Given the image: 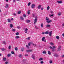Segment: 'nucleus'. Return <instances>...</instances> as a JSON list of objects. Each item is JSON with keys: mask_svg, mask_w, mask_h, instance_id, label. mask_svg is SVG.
<instances>
[{"mask_svg": "<svg viewBox=\"0 0 64 64\" xmlns=\"http://www.w3.org/2000/svg\"><path fill=\"white\" fill-rule=\"evenodd\" d=\"M2 51H4V50H5L6 49H4V48H2Z\"/></svg>", "mask_w": 64, "mask_h": 64, "instance_id": "35", "label": "nucleus"}, {"mask_svg": "<svg viewBox=\"0 0 64 64\" xmlns=\"http://www.w3.org/2000/svg\"><path fill=\"white\" fill-rule=\"evenodd\" d=\"M50 44L52 45H54V44H53V43H52V42H51V43Z\"/></svg>", "mask_w": 64, "mask_h": 64, "instance_id": "44", "label": "nucleus"}, {"mask_svg": "<svg viewBox=\"0 0 64 64\" xmlns=\"http://www.w3.org/2000/svg\"><path fill=\"white\" fill-rule=\"evenodd\" d=\"M45 34H49V32L48 31H46L44 33Z\"/></svg>", "mask_w": 64, "mask_h": 64, "instance_id": "15", "label": "nucleus"}, {"mask_svg": "<svg viewBox=\"0 0 64 64\" xmlns=\"http://www.w3.org/2000/svg\"><path fill=\"white\" fill-rule=\"evenodd\" d=\"M48 54H49V55H51V52H50V51H48Z\"/></svg>", "mask_w": 64, "mask_h": 64, "instance_id": "16", "label": "nucleus"}, {"mask_svg": "<svg viewBox=\"0 0 64 64\" xmlns=\"http://www.w3.org/2000/svg\"><path fill=\"white\" fill-rule=\"evenodd\" d=\"M32 45L34 46V47H35V46H36V45L34 44H33Z\"/></svg>", "mask_w": 64, "mask_h": 64, "instance_id": "37", "label": "nucleus"}, {"mask_svg": "<svg viewBox=\"0 0 64 64\" xmlns=\"http://www.w3.org/2000/svg\"><path fill=\"white\" fill-rule=\"evenodd\" d=\"M43 53V54H46V51L44 50L42 52Z\"/></svg>", "mask_w": 64, "mask_h": 64, "instance_id": "25", "label": "nucleus"}, {"mask_svg": "<svg viewBox=\"0 0 64 64\" xmlns=\"http://www.w3.org/2000/svg\"><path fill=\"white\" fill-rule=\"evenodd\" d=\"M10 55H11V54H8L7 56H8V57H10Z\"/></svg>", "mask_w": 64, "mask_h": 64, "instance_id": "31", "label": "nucleus"}, {"mask_svg": "<svg viewBox=\"0 0 64 64\" xmlns=\"http://www.w3.org/2000/svg\"><path fill=\"white\" fill-rule=\"evenodd\" d=\"M41 27H43V24H41Z\"/></svg>", "mask_w": 64, "mask_h": 64, "instance_id": "41", "label": "nucleus"}, {"mask_svg": "<svg viewBox=\"0 0 64 64\" xmlns=\"http://www.w3.org/2000/svg\"><path fill=\"white\" fill-rule=\"evenodd\" d=\"M52 32L51 31L49 32V35L50 36H52Z\"/></svg>", "mask_w": 64, "mask_h": 64, "instance_id": "9", "label": "nucleus"}, {"mask_svg": "<svg viewBox=\"0 0 64 64\" xmlns=\"http://www.w3.org/2000/svg\"><path fill=\"white\" fill-rule=\"evenodd\" d=\"M30 37H28V38H26V39H28V40H29V39H30Z\"/></svg>", "mask_w": 64, "mask_h": 64, "instance_id": "45", "label": "nucleus"}, {"mask_svg": "<svg viewBox=\"0 0 64 64\" xmlns=\"http://www.w3.org/2000/svg\"><path fill=\"white\" fill-rule=\"evenodd\" d=\"M50 13H53V12H52V11H51V12H50Z\"/></svg>", "mask_w": 64, "mask_h": 64, "instance_id": "59", "label": "nucleus"}, {"mask_svg": "<svg viewBox=\"0 0 64 64\" xmlns=\"http://www.w3.org/2000/svg\"><path fill=\"white\" fill-rule=\"evenodd\" d=\"M26 47H27V48H28V49H29V47H28V45H26Z\"/></svg>", "mask_w": 64, "mask_h": 64, "instance_id": "55", "label": "nucleus"}, {"mask_svg": "<svg viewBox=\"0 0 64 64\" xmlns=\"http://www.w3.org/2000/svg\"><path fill=\"white\" fill-rule=\"evenodd\" d=\"M8 49H11V46H8Z\"/></svg>", "mask_w": 64, "mask_h": 64, "instance_id": "40", "label": "nucleus"}, {"mask_svg": "<svg viewBox=\"0 0 64 64\" xmlns=\"http://www.w3.org/2000/svg\"><path fill=\"white\" fill-rule=\"evenodd\" d=\"M21 11H19L18 12V14H21Z\"/></svg>", "mask_w": 64, "mask_h": 64, "instance_id": "21", "label": "nucleus"}, {"mask_svg": "<svg viewBox=\"0 0 64 64\" xmlns=\"http://www.w3.org/2000/svg\"><path fill=\"white\" fill-rule=\"evenodd\" d=\"M62 35L64 36V33L63 34H62Z\"/></svg>", "mask_w": 64, "mask_h": 64, "instance_id": "63", "label": "nucleus"}, {"mask_svg": "<svg viewBox=\"0 0 64 64\" xmlns=\"http://www.w3.org/2000/svg\"><path fill=\"white\" fill-rule=\"evenodd\" d=\"M20 18L22 19V20H24V18H23V17H21Z\"/></svg>", "mask_w": 64, "mask_h": 64, "instance_id": "33", "label": "nucleus"}, {"mask_svg": "<svg viewBox=\"0 0 64 64\" xmlns=\"http://www.w3.org/2000/svg\"><path fill=\"white\" fill-rule=\"evenodd\" d=\"M25 56H28V54H26Z\"/></svg>", "mask_w": 64, "mask_h": 64, "instance_id": "58", "label": "nucleus"}, {"mask_svg": "<svg viewBox=\"0 0 64 64\" xmlns=\"http://www.w3.org/2000/svg\"><path fill=\"white\" fill-rule=\"evenodd\" d=\"M3 43L4 44H6V42H5L4 41L3 42Z\"/></svg>", "mask_w": 64, "mask_h": 64, "instance_id": "43", "label": "nucleus"}, {"mask_svg": "<svg viewBox=\"0 0 64 64\" xmlns=\"http://www.w3.org/2000/svg\"><path fill=\"white\" fill-rule=\"evenodd\" d=\"M56 38L57 39H59V36H56Z\"/></svg>", "mask_w": 64, "mask_h": 64, "instance_id": "19", "label": "nucleus"}, {"mask_svg": "<svg viewBox=\"0 0 64 64\" xmlns=\"http://www.w3.org/2000/svg\"><path fill=\"white\" fill-rule=\"evenodd\" d=\"M3 60L4 61H6V58H3Z\"/></svg>", "mask_w": 64, "mask_h": 64, "instance_id": "22", "label": "nucleus"}, {"mask_svg": "<svg viewBox=\"0 0 64 64\" xmlns=\"http://www.w3.org/2000/svg\"><path fill=\"white\" fill-rule=\"evenodd\" d=\"M28 29L27 28H26L25 30V33H27V32H28Z\"/></svg>", "mask_w": 64, "mask_h": 64, "instance_id": "8", "label": "nucleus"}, {"mask_svg": "<svg viewBox=\"0 0 64 64\" xmlns=\"http://www.w3.org/2000/svg\"><path fill=\"white\" fill-rule=\"evenodd\" d=\"M40 63H41V64H43V63H44V62H43V61H41L40 62Z\"/></svg>", "mask_w": 64, "mask_h": 64, "instance_id": "42", "label": "nucleus"}, {"mask_svg": "<svg viewBox=\"0 0 64 64\" xmlns=\"http://www.w3.org/2000/svg\"><path fill=\"white\" fill-rule=\"evenodd\" d=\"M42 34H45V32H43L42 33Z\"/></svg>", "mask_w": 64, "mask_h": 64, "instance_id": "62", "label": "nucleus"}, {"mask_svg": "<svg viewBox=\"0 0 64 64\" xmlns=\"http://www.w3.org/2000/svg\"><path fill=\"white\" fill-rule=\"evenodd\" d=\"M22 54H20V55H19V57H20V58H21V57H22Z\"/></svg>", "mask_w": 64, "mask_h": 64, "instance_id": "32", "label": "nucleus"}, {"mask_svg": "<svg viewBox=\"0 0 64 64\" xmlns=\"http://www.w3.org/2000/svg\"><path fill=\"white\" fill-rule=\"evenodd\" d=\"M63 26H64V24H62Z\"/></svg>", "mask_w": 64, "mask_h": 64, "instance_id": "64", "label": "nucleus"}, {"mask_svg": "<svg viewBox=\"0 0 64 64\" xmlns=\"http://www.w3.org/2000/svg\"><path fill=\"white\" fill-rule=\"evenodd\" d=\"M32 16L33 17H35V15L34 14H32Z\"/></svg>", "mask_w": 64, "mask_h": 64, "instance_id": "48", "label": "nucleus"}, {"mask_svg": "<svg viewBox=\"0 0 64 64\" xmlns=\"http://www.w3.org/2000/svg\"><path fill=\"white\" fill-rule=\"evenodd\" d=\"M53 48H55V46H53Z\"/></svg>", "mask_w": 64, "mask_h": 64, "instance_id": "57", "label": "nucleus"}, {"mask_svg": "<svg viewBox=\"0 0 64 64\" xmlns=\"http://www.w3.org/2000/svg\"><path fill=\"white\" fill-rule=\"evenodd\" d=\"M45 37L42 38V41H44V42H46V40L45 39Z\"/></svg>", "mask_w": 64, "mask_h": 64, "instance_id": "3", "label": "nucleus"}, {"mask_svg": "<svg viewBox=\"0 0 64 64\" xmlns=\"http://www.w3.org/2000/svg\"><path fill=\"white\" fill-rule=\"evenodd\" d=\"M16 39H18L20 38V37L19 36H16Z\"/></svg>", "mask_w": 64, "mask_h": 64, "instance_id": "20", "label": "nucleus"}, {"mask_svg": "<svg viewBox=\"0 0 64 64\" xmlns=\"http://www.w3.org/2000/svg\"><path fill=\"white\" fill-rule=\"evenodd\" d=\"M17 28L18 29H20V26H17Z\"/></svg>", "mask_w": 64, "mask_h": 64, "instance_id": "46", "label": "nucleus"}, {"mask_svg": "<svg viewBox=\"0 0 64 64\" xmlns=\"http://www.w3.org/2000/svg\"><path fill=\"white\" fill-rule=\"evenodd\" d=\"M50 9V7L48 6L47 7V10H49V9Z\"/></svg>", "mask_w": 64, "mask_h": 64, "instance_id": "27", "label": "nucleus"}, {"mask_svg": "<svg viewBox=\"0 0 64 64\" xmlns=\"http://www.w3.org/2000/svg\"><path fill=\"white\" fill-rule=\"evenodd\" d=\"M61 13L60 12H59L58 14V15L59 16L61 15Z\"/></svg>", "mask_w": 64, "mask_h": 64, "instance_id": "28", "label": "nucleus"}, {"mask_svg": "<svg viewBox=\"0 0 64 64\" xmlns=\"http://www.w3.org/2000/svg\"><path fill=\"white\" fill-rule=\"evenodd\" d=\"M41 5H39L38 7V9H40V8L41 7Z\"/></svg>", "mask_w": 64, "mask_h": 64, "instance_id": "10", "label": "nucleus"}, {"mask_svg": "<svg viewBox=\"0 0 64 64\" xmlns=\"http://www.w3.org/2000/svg\"><path fill=\"white\" fill-rule=\"evenodd\" d=\"M50 49H52V48H52V47L51 46H50Z\"/></svg>", "mask_w": 64, "mask_h": 64, "instance_id": "54", "label": "nucleus"}, {"mask_svg": "<svg viewBox=\"0 0 64 64\" xmlns=\"http://www.w3.org/2000/svg\"><path fill=\"white\" fill-rule=\"evenodd\" d=\"M5 63V64H8V62H6Z\"/></svg>", "mask_w": 64, "mask_h": 64, "instance_id": "52", "label": "nucleus"}, {"mask_svg": "<svg viewBox=\"0 0 64 64\" xmlns=\"http://www.w3.org/2000/svg\"><path fill=\"white\" fill-rule=\"evenodd\" d=\"M46 20H47L46 21V22L48 23H51V22H52V20H49V18L47 17H46Z\"/></svg>", "mask_w": 64, "mask_h": 64, "instance_id": "1", "label": "nucleus"}, {"mask_svg": "<svg viewBox=\"0 0 64 64\" xmlns=\"http://www.w3.org/2000/svg\"><path fill=\"white\" fill-rule=\"evenodd\" d=\"M61 47L60 46H59V47L58 49V51H60V50H61Z\"/></svg>", "mask_w": 64, "mask_h": 64, "instance_id": "5", "label": "nucleus"}, {"mask_svg": "<svg viewBox=\"0 0 64 64\" xmlns=\"http://www.w3.org/2000/svg\"><path fill=\"white\" fill-rule=\"evenodd\" d=\"M13 2L14 3H15L16 2V0H13Z\"/></svg>", "mask_w": 64, "mask_h": 64, "instance_id": "51", "label": "nucleus"}, {"mask_svg": "<svg viewBox=\"0 0 64 64\" xmlns=\"http://www.w3.org/2000/svg\"><path fill=\"white\" fill-rule=\"evenodd\" d=\"M58 3H60L61 4V3H62V1H58Z\"/></svg>", "mask_w": 64, "mask_h": 64, "instance_id": "13", "label": "nucleus"}, {"mask_svg": "<svg viewBox=\"0 0 64 64\" xmlns=\"http://www.w3.org/2000/svg\"><path fill=\"white\" fill-rule=\"evenodd\" d=\"M46 27H51V26L50 24H47L46 25Z\"/></svg>", "mask_w": 64, "mask_h": 64, "instance_id": "14", "label": "nucleus"}, {"mask_svg": "<svg viewBox=\"0 0 64 64\" xmlns=\"http://www.w3.org/2000/svg\"><path fill=\"white\" fill-rule=\"evenodd\" d=\"M21 50H22V51L23 52V50H24V48H22L21 49Z\"/></svg>", "mask_w": 64, "mask_h": 64, "instance_id": "47", "label": "nucleus"}, {"mask_svg": "<svg viewBox=\"0 0 64 64\" xmlns=\"http://www.w3.org/2000/svg\"><path fill=\"white\" fill-rule=\"evenodd\" d=\"M32 50H26V52H32Z\"/></svg>", "mask_w": 64, "mask_h": 64, "instance_id": "12", "label": "nucleus"}, {"mask_svg": "<svg viewBox=\"0 0 64 64\" xmlns=\"http://www.w3.org/2000/svg\"><path fill=\"white\" fill-rule=\"evenodd\" d=\"M30 10H28V13H28V15H29V14H30Z\"/></svg>", "mask_w": 64, "mask_h": 64, "instance_id": "23", "label": "nucleus"}, {"mask_svg": "<svg viewBox=\"0 0 64 64\" xmlns=\"http://www.w3.org/2000/svg\"><path fill=\"white\" fill-rule=\"evenodd\" d=\"M23 16L24 17H26V15L25 14H23Z\"/></svg>", "mask_w": 64, "mask_h": 64, "instance_id": "36", "label": "nucleus"}, {"mask_svg": "<svg viewBox=\"0 0 64 64\" xmlns=\"http://www.w3.org/2000/svg\"><path fill=\"white\" fill-rule=\"evenodd\" d=\"M26 23H30V20H26Z\"/></svg>", "mask_w": 64, "mask_h": 64, "instance_id": "11", "label": "nucleus"}, {"mask_svg": "<svg viewBox=\"0 0 64 64\" xmlns=\"http://www.w3.org/2000/svg\"><path fill=\"white\" fill-rule=\"evenodd\" d=\"M52 51L54 52L55 51V50H54V48H52Z\"/></svg>", "mask_w": 64, "mask_h": 64, "instance_id": "50", "label": "nucleus"}, {"mask_svg": "<svg viewBox=\"0 0 64 64\" xmlns=\"http://www.w3.org/2000/svg\"><path fill=\"white\" fill-rule=\"evenodd\" d=\"M62 57H64V55L63 54L62 55Z\"/></svg>", "mask_w": 64, "mask_h": 64, "instance_id": "56", "label": "nucleus"}, {"mask_svg": "<svg viewBox=\"0 0 64 64\" xmlns=\"http://www.w3.org/2000/svg\"><path fill=\"white\" fill-rule=\"evenodd\" d=\"M8 22H11V20H10V19H8Z\"/></svg>", "mask_w": 64, "mask_h": 64, "instance_id": "24", "label": "nucleus"}, {"mask_svg": "<svg viewBox=\"0 0 64 64\" xmlns=\"http://www.w3.org/2000/svg\"><path fill=\"white\" fill-rule=\"evenodd\" d=\"M35 5V4H32L31 7V8H34Z\"/></svg>", "mask_w": 64, "mask_h": 64, "instance_id": "6", "label": "nucleus"}, {"mask_svg": "<svg viewBox=\"0 0 64 64\" xmlns=\"http://www.w3.org/2000/svg\"><path fill=\"white\" fill-rule=\"evenodd\" d=\"M31 4V2H29L28 4V6H30V5Z\"/></svg>", "mask_w": 64, "mask_h": 64, "instance_id": "39", "label": "nucleus"}, {"mask_svg": "<svg viewBox=\"0 0 64 64\" xmlns=\"http://www.w3.org/2000/svg\"><path fill=\"white\" fill-rule=\"evenodd\" d=\"M43 60V58H40L39 59V60L40 61H41V60Z\"/></svg>", "mask_w": 64, "mask_h": 64, "instance_id": "17", "label": "nucleus"}, {"mask_svg": "<svg viewBox=\"0 0 64 64\" xmlns=\"http://www.w3.org/2000/svg\"><path fill=\"white\" fill-rule=\"evenodd\" d=\"M50 64H52V60H50Z\"/></svg>", "mask_w": 64, "mask_h": 64, "instance_id": "30", "label": "nucleus"}, {"mask_svg": "<svg viewBox=\"0 0 64 64\" xmlns=\"http://www.w3.org/2000/svg\"><path fill=\"white\" fill-rule=\"evenodd\" d=\"M54 57H58V56H59L58 55L56 54H54Z\"/></svg>", "mask_w": 64, "mask_h": 64, "instance_id": "7", "label": "nucleus"}, {"mask_svg": "<svg viewBox=\"0 0 64 64\" xmlns=\"http://www.w3.org/2000/svg\"><path fill=\"white\" fill-rule=\"evenodd\" d=\"M10 28H12V27H13V24H10Z\"/></svg>", "mask_w": 64, "mask_h": 64, "instance_id": "18", "label": "nucleus"}, {"mask_svg": "<svg viewBox=\"0 0 64 64\" xmlns=\"http://www.w3.org/2000/svg\"><path fill=\"white\" fill-rule=\"evenodd\" d=\"M41 9V10H43V8H42Z\"/></svg>", "mask_w": 64, "mask_h": 64, "instance_id": "60", "label": "nucleus"}, {"mask_svg": "<svg viewBox=\"0 0 64 64\" xmlns=\"http://www.w3.org/2000/svg\"><path fill=\"white\" fill-rule=\"evenodd\" d=\"M28 46H30V43H28Z\"/></svg>", "mask_w": 64, "mask_h": 64, "instance_id": "49", "label": "nucleus"}, {"mask_svg": "<svg viewBox=\"0 0 64 64\" xmlns=\"http://www.w3.org/2000/svg\"><path fill=\"white\" fill-rule=\"evenodd\" d=\"M19 32H17L16 33V35H19Z\"/></svg>", "mask_w": 64, "mask_h": 64, "instance_id": "34", "label": "nucleus"}, {"mask_svg": "<svg viewBox=\"0 0 64 64\" xmlns=\"http://www.w3.org/2000/svg\"><path fill=\"white\" fill-rule=\"evenodd\" d=\"M54 14H52V15H51L50 16V17H52V16H54Z\"/></svg>", "mask_w": 64, "mask_h": 64, "instance_id": "61", "label": "nucleus"}, {"mask_svg": "<svg viewBox=\"0 0 64 64\" xmlns=\"http://www.w3.org/2000/svg\"><path fill=\"white\" fill-rule=\"evenodd\" d=\"M35 17V19H34V21L35 22H34V24H35V23L37 22V18H38V17L37 16H36Z\"/></svg>", "mask_w": 64, "mask_h": 64, "instance_id": "2", "label": "nucleus"}, {"mask_svg": "<svg viewBox=\"0 0 64 64\" xmlns=\"http://www.w3.org/2000/svg\"><path fill=\"white\" fill-rule=\"evenodd\" d=\"M15 50L16 51H17L18 50V48H15Z\"/></svg>", "mask_w": 64, "mask_h": 64, "instance_id": "38", "label": "nucleus"}, {"mask_svg": "<svg viewBox=\"0 0 64 64\" xmlns=\"http://www.w3.org/2000/svg\"><path fill=\"white\" fill-rule=\"evenodd\" d=\"M32 57L33 59H34H34H35V56L34 54H32Z\"/></svg>", "mask_w": 64, "mask_h": 64, "instance_id": "4", "label": "nucleus"}, {"mask_svg": "<svg viewBox=\"0 0 64 64\" xmlns=\"http://www.w3.org/2000/svg\"><path fill=\"white\" fill-rule=\"evenodd\" d=\"M12 31H14V32H15V29H12Z\"/></svg>", "mask_w": 64, "mask_h": 64, "instance_id": "53", "label": "nucleus"}, {"mask_svg": "<svg viewBox=\"0 0 64 64\" xmlns=\"http://www.w3.org/2000/svg\"><path fill=\"white\" fill-rule=\"evenodd\" d=\"M11 53L12 54H15V53L13 51L11 52Z\"/></svg>", "mask_w": 64, "mask_h": 64, "instance_id": "29", "label": "nucleus"}, {"mask_svg": "<svg viewBox=\"0 0 64 64\" xmlns=\"http://www.w3.org/2000/svg\"><path fill=\"white\" fill-rule=\"evenodd\" d=\"M9 7V6H8V4H6V6L5 7V8H7L8 7Z\"/></svg>", "mask_w": 64, "mask_h": 64, "instance_id": "26", "label": "nucleus"}]
</instances>
